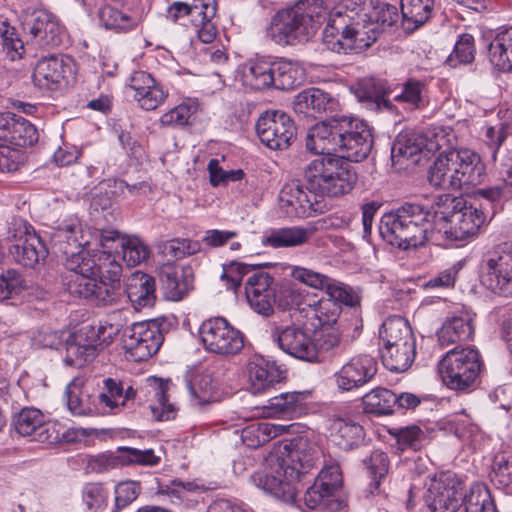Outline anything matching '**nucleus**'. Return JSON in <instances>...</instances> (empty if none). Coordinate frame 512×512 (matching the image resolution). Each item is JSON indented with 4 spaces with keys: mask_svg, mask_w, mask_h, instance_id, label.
<instances>
[{
    "mask_svg": "<svg viewBox=\"0 0 512 512\" xmlns=\"http://www.w3.org/2000/svg\"><path fill=\"white\" fill-rule=\"evenodd\" d=\"M398 17L396 6L377 0H338L329 12L323 42L332 52H361Z\"/></svg>",
    "mask_w": 512,
    "mask_h": 512,
    "instance_id": "nucleus-1",
    "label": "nucleus"
},
{
    "mask_svg": "<svg viewBox=\"0 0 512 512\" xmlns=\"http://www.w3.org/2000/svg\"><path fill=\"white\" fill-rule=\"evenodd\" d=\"M373 135L362 121L345 116L332 117L312 126L306 137V148L314 154L339 152L338 159L361 162L371 153Z\"/></svg>",
    "mask_w": 512,
    "mask_h": 512,
    "instance_id": "nucleus-2",
    "label": "nucleus"
},
{
    "mask_svg": "<svg viewBox=\"0 0 512 512\" xmlns=\"http://www.w3.org/2000/svg\"><path fill=\"white\" fill-rule=\"evenodd\" d=\"M437 209L418 202H405L385 213L379 224L384 240L401 250L424 246L443 228Z\"/></svg>",
    "mask_w": 512,
    "mask_h": 512,
    "instance_id": "nucleus-3",
    "label": "nucleus"
},
{
    "mask_svg": "<svg viewBox=\"0 0 512 512\" xmlns=\"http://www.w3.org/2000/svg\"><path fill=\"white\" fill-rule=\"evenodd\" d=\"M330 10L323 0H301L272 17L266 37L279 46L306 42L325 21L328 22Z\"/></svg>",
    "mask_w": 512,
    "mask_h": 512,
    "instance_id": "nucleus-4",
    "label": "nucleus"
},
{
    "mask_svg": "<svg viewBox=\"0 0 512 512\" xmlns=\"http://www.w3.org/2000/svg\"><path fill=\"white\" fill-rule=\"evenodd\" d=\"M485 168L480 157L469 149H449L440 152L430 166L427 179L437 189H462L480 184Z\"/></svg>",
    "mask_w": 512,
    "mask_h": 512,
    "instance_id": "nucleus-5",
    "label": "nucleus"
},
{
    "mask_svg": "<svg viewBox=\"0 0 512 512\" xmlns=\"http://www.w3.org/2000/svg\"><path fill=\"white\" fill-rule=\"evenodd\" d=\"M305 189L313 197L340 198L350 193L357 183L354 168L342 159L320 157L311 161L304 170Z\"/></svg>",
    "mask_w": 512,
    "mask_h": 512,
    "instance_id": "nucleus-6",
    "label": "nucleus"
},
{
    "mask_svg": "<svg viewBox=\"0 0 512 512\" xmlns=\"http://www.w3.org/2000/svg\"><path fill=\"white\" fill-rule=\"evenodd\" d=\"M80 234L81 225L77 220L61 225L54 234L53 241L59 244L65 242L67 246L63 252L71 254L66 264L67 268L72 272L93 274L98 282L121 284L122 267L115 255L96 254L90 257L86 252L75 253L68 249L79 248L82 245L79 241Z\"/></svg>",
    "mask_w": 512,
    "mask_h": 512,
    "instance_id": "nucleus-7",
    "label": "nucleus"
},
{
    "mask_svg": "<svg viewBox=\"0 0 512 512\" xmlns=\"http://www.w3.org/2000/svg\"><path fill=\"white\" fill-rule=\"evenodd\" d=\"M438 219L442 220L443 228L439 230L446 239L466 241L474 237L489 216L484 203H469L463 197L443 195L438 198Z\"/></svg>",
    "mask_w": 512,
    "mask_h": 512,
    "instance_id": "nucleus-8",
    "label": "nucleus"
},
{
    "mask_svg": "<svg viewBox=\"0 0 512 512\" xmlns=\"http://www.w3.org/2000/svg\"><path fill=\"white\" fill-rule=\"evenodd\" d=\"M253 270V267L247 264L232 261L224 267L221 277L227 279L229 289L236 290L241 285L244 276L253 272L245 282L246 298L255 312L268 317L274 312L278 283L268 272Z\"/></svg>",
    "mask_w": 512,
    "mask_h": 512,
    "instance_id": "nucleus-9",
    "label": "nucleus"
},
{
    "mask_svg": "<svg viewBox=\"0 0 512 512\" xmlns=\"http://www.w3.org/2000/svg\"><path fill=\"white\" fill-rule=\"evenodd\" d=\"M383 365L392 372L407 371L415 360L416 339L404 318L389 317L379 331Z\"/></svg>",
    "mask_w": 512,
    "mask_h": 512,
    "instance_id": "nucleus-10",
    "label": "nucleus"
},
{
    "mask_svg": "<svg viewBox=\"0 0 512 512\" xmlns=\"http://www.w3.org/2000/svg\"><path fill=\"white\" fill-rule=\"evenodd\" d=\"M118 329L113 325H85L67 335L64 362L67 366L82 368L97 355L99 348L109 345Z\"/></svg>",
    "mask_w": 512,
    "mask_h": 512,
    "instance_id": "nucleus-11",
    "label": "nucleus"
},
{
    "mask_svg": "<svg viewBox=\"0 0 512 512\" xmlns=\"http://www.w3.org/2000/svg\"><path fill=\"white\" fill-rule=\"evenodd\" d=\"M482 366L478 350L470 347L454 348L440 360L439 372L447 387L466 391L474 386Z\"/></svg>",
    "mask_w": 512,
    "mask_h": 512,
    "instance_id": "nucleus-12",
    "label": "nucleus"
},
{
    "mask_svg": "<svg viewBox=\"0 0 512 512\" xmlns=\"http://www.w3.org/2000/svg\"><path fill=\"white\" fill-rule=\"evenodd\" d=\"M479 271L485 286L500 295L512 297V241L494 245L484 253Z\"/></svg>",
    "mask_w": 512,
    "mask_h": 512,
    "instance_id": "nucleus-13",
    "label": "nucleus"
},
{
    "mask_svg": "<svg viewBox=\"0 0 512 512\" xmlns=\"http://www.w3.org/2000/svg\"><path fill=\"white\" fill-rule=\"evenodd\" d=\"M199 334L205 349L221 356H235L244 347V334L223 317L205 320Z\"/></svg>",
    "mask_w": 512,
    "mask_h": 512,
    "instance_id": "nucleus-14",
    "label": "nucleus"
},
{
    "mask_svg": "<svg viewBox=\"0 0 512 512\" xmlns=\"http://www.w3.org/2000/svg\"><path fill=\"white\" fill-rule=\"evenodd\" d=\"M22 30L29 36L27 45L40 49L58 47L63 40V27L58 19L46 10H27L21 21Z\"/></svg>",
    "mask_w": 512,
    "mask_h": 512,
    "instance_id": "nucleus-15",
    "label": "nucleus"
},
{
    "mask_svg": "<svg viewBox=\"0 0 512 512\" xmlns=\"http://www.w3.org/2000/svg\"><path fill=\"white\" fill-rule=\"evenodd\" d=\"M260 141L272 150H285L295 140L297 129L294 121L285 112L266 111L255 124Z\"/></svg>",
    "mask_w": 512,
    "mask_h": 512,
    "instance_id": "nucleus-16",
    "label": "nucleus"
},
{
    "mask_svg": "<svg viewBox=\"0 0 512 512\" xmlns=\"http://www.w3.org/2000/svg\"><path fill=\"white\" fill-rule=\"evenodd\" d=\"M162 343L163 335L154 321L133 323L123 334V346L136 361L152 357Z\"/></svg>",
    "mask_w": 512,
    "mask_h": 512,
    "instance_id": "nucleus-17",
    "label": "nucleus"
},
{
    "mask_svg": "<svg viewBox=\"0 0 512 512\" xmlns=\"http://www.w3.org/2000/svg\"><path fill=\"white\" fill-rule=\"evenodd\" d=\"M30 229L32 227L27 222L17 219L10 231L15 243L9 247V252L17 263L25 267H33L48 255L41 237Z\"/></svg>",
    "mask_w": 512,
    "mask_h": 512,
    "instance_id": "nucleus-18",
    "label": "nucleus"
},
{
    "mask_svg": "<svg viewBox=\"0 0 512 512\" xmlns=\"http://www.w3.org/2000/svg\"><path fill=\"white\" fill-rule=\"evenodd\" d=\"M283 454L285 457H282L280 462L283 464L284 475L296 481L309 473L320 461L319 448L304 437L291 439L284 445Z\"/></svg>",
    "mask_w": 512,
    "mask_h": 512,
    "instance_id": "nucleus-19",
    "label": "nucleus"
},
{
    "mask_svg": "<svg viewBox=\"0 0 512 512\" xmlns=\"http://www.w3.org/2000/svg\"><path fill=\"white\" fill-rule=\"evenodd\" d=\"M271 337L285 353L303 361L321 362L315 341L302 327L294 324L284 328L275 326Z\"/></svg>",
    "mask_w": 512,
    "mask_h": 512,
    "instance_id": "nucleus-20",
    "label": "nucleus"
},
{
    "mask_svg": "<svg viewBox=\"0 0 512 512\" xmlns=\"http://www.w3.org/2000/svg\"><path fill=\"white\" fill-rule=\"evenodd\" d=\"M376 373V360L363 354L350 359L334 374V378L339 390L352 391L369 382Z\"/></svg>",
    "mask_w": 512,
    "mask_h": 512,
    "instance_id": "nucleus-21",
    "label": "nucleus"
},
{
    "mask_svg": "<svg viewBox=\"0 0 512 512\" xmlns=\"http://www.w3.org/2000/svg\"><path fill=\"white\" fill-rule=\"evenodd\" d=\"M70 73L69 59L53 54L38 60L32 73V81L40 89L54 91L67 82Z\"/></svg>",
    "mask_w": 512,
    "mask_h": 512,
    "instance_id": "nucleus-22",
    "label": "nucleus"
},
{
    "mask_svg": "<svg viewBox=\"0 0 512 512\" xmlns=\"http://www.w3.org/2000/svg\"><path fill=\"white\" fill-rule=\"evenodd\" d=\"M464 497L461 483L447 476L432 484L426 501L432 512H456Z\"/></svg>",
    "mask_w": 512,
    "mask_h": 512,
    "instance_id": "nucleus-23",
    "label": "nucleus"
},
{
    "mask_svg": "<svg viewBox=\"0 0 512 512\" xmlns=\"http://www.w3.org/2000/svg\"><path fill=\"white\" fill-rule=\"evenodd\" d=\"M159 279L167 299L182 300L193 289L194 275L191 267L164 263L159 269Z\"/></svg>",
    "mask_w": 512,
    "mask_h": 512,
    "instance_id": "nucleus-24",
    "label": "nucleus"
},
{
    "mask_svg": "<svg viewBox=\"0 0 512 512\" xmlns=\"http://www.w3.org/2000/svg\"><path fill=\"white\" fill-rule=\"evenodd\" d=\"M279 199L284 205L292 207L299 217H309L313 213L321 214L327 209L323 200L314 198L313 194L305 190L298 181L286 183L280 190Z\"/></svg>",
    "mask_w": 512,
    "mask_h": 512,
    "instance_id": "nucleus-25",
    "label": "nucleus"
},
{
    "mask_svg": "<svg viewBox=\"0 0 512 512\" xmlns=\"http://www.w3.org/2000/svg\"><path fill=\"white\" fill-rule=\"evenodd\" d=\"M0 140L16 147L31 146L38 140L35 126L22 116L11 112L0 113Z\"/></svg>",
    "mask_w": 512,
    "mask_h": 512,
    "instance_id": "nucleus-26",
    "label": "nucleus"
},
{
    "mask_svg": "<svg viewBox=\"0 0 512 512\" xmlns=\"http://www.w3.org/2000/svg\"><path fill=\"white\" fill-rule=\"evenodd\" d=\"M425 136L422 133L400 134L391 147L392 165L399 170L416 165L421 154L426 152Z\"/></svg>",
    "mask_w": 512,
    "mask_h": 512,
    "instance_id": "nucleus-27",
    "label": "nucleus"
},
{
    "mask_svg": "<svg viewBox=\"0 0 512 512\" xmlns=\"http://www.w3.org/2000/svg\"><path fill=\"white\" fill-rule=\"evenodd\" d=\"M255 485L275 498L284 502H294L297 489L295 479H288L284 475L283 464L278 460L277 468L271 473L258 472L252 476Z\"/></svg>",
    "mask_w": 512,
    "mask_h": 512,
    "instance_id": "nucleus-28",
    "label": "nucleus"
},
{
    "mask_svg": "<svg viewBox=\"0 0 512 512\" xmlns=\"http://www.w3.org/2000/svg\"><path fill=\"white\" fill-rule=\"evenodd\" d=\"M390 89L386 80L366 77L359 81L356 96L375 111L398 114L397 107L387 98Z\"/></svg>",
    "mask_w": 512,
    "mask_h": 512,
    "instance_id": "nucleus-29",
    "label": "nucleus"
},
{
    "mask_svg": "<svg viewBox=\"0 0 512 512\" xmlns=\"http://www.w3.org/2000/svg\"><path fill=\"white\" fill-rule=\"evenodd\" d=\"M16 431L22 436H32L38 442L54 443L58 436L50 433V425L45 423L42 412L35 408H24L14 419Z\"/></svg>",
    "mask_w": 512,
    "mask_h": 512,
    "instance_id": "nucleus-30",
    "label": "nucleus"
},
{
    "mask_svg": "<svg viewBox=\"0 0 512 512\" xmlns=\"http://www.w3.org/2000/svg\"><path fill=\"white\" fill-rule=\"evenodd\" d=\"M336 105V100L329 93L315 87L301 91L293 101L296 113L314 118L327 111H333Z\"/></svg>",
    "mask_w": 512,
    "mask_h": 512,
    "instance_id": "nucleus-31",
    "label": "nucleus"
},
{
    "mask_svg": "<svg viewBox=\"0 0 512 512\" xmlns=\"http://www.w3.org/2000/svg\"><path fill=\"white\" fill-rule=\"evenodd\" d=\"M126 293L136 310L152 307L156 302V282L149 274L137 271L127 282Z\"/></svg>",
    "mask_w": 512,
    "mask_h": 512,
    "instance_id": "nucleus-32",
    "label": "nucleus"
},
{
    "mask_svg": "<svg viewBox=\"0 0 512 512\" xmlns=\"http://www.w3.org/2000/svg\"><path fill=\"white\" fill-rule=\"evenodd\" d=\"M474 334L473 317L468 312H460L446 319L437 332L441 346L467 341Z\"/></svg>",
    "mask_w": 512,
    "mask_h": 512,
    "instance_id": "nucleus-33",
    "label": "nucleus"
},
{
    "mask_svg": "<svg viewBox=\"0 0 512 512\" xmlns=\"http://www.w3.org/2000/svg\"><path fill=\"white\" fill-rule=\"evenodd\" d=\"M306 392H287L269 398V416L296 418L306 413Z\"/></svg>",
    "mask_w": 512,
    "mask_h": 512,
    "instance_id": "nucleus-34",
    "label": "nucleus"
},
{
    "mask_svg": "<svg viewBox=\"0 0 512 512\" xmlns=\"http://www.w3.org/2000/svg\"><path fill=\"white\" fill-rule=\"evenodd\" d=\"M274 61L259 58L248 61L243 67L242 82L245 86L261 90L273 86Z\"/></svg>",
    "mask_w": 512,
    "mask_h": 512,
    "instance_id": "nucleus-35",
    "label": "nucleus"
},
{
    "mask_svg": "<svg viewBox=\"0 0 512 512\" xmlns=\"http://www.w3.org/2000/svg\"><path fill=\"white\" fill-rule=\"evenodd\" d=\"M304 504L311 510L320 512H348L346 503L336 497L335 493L320 487L314 482L305 492Z\"/></svg>",
    "mask_w": 512,
    "mask_h": 512,
    "instance_id": "nucleus-36",
    "label": "nucleus"
},
{
    "mask_svg": "<svg viewBox=\"0 0 512 512\" xmlns=\"http://www.w3.org/2000/svg\"><path fill=\"white\" fill-rule=\"evenodd\" d=\"M315 230L313 227L299 226L273 230L263 237L262 244L276 249L300 246L309 241Z\"/></svg>",
    "mask_w": 512,
    "mask_h": 512,
    "instance_id": "nucleus-37",
    "label": "nucleus"
},
{
    "mask_svg": "<svg viewBox=\"0 0 512 512\" xmlns=\"http://www.w3.org/2000/svg\"><path fill=\"white\" fill-rule=\"evenodd\" d=\"M491 64L501 71L512 70V27L498 32L487 45Z\"/></svg>",
    "mask_w": 512,
    "mask_h": 512,
    "instance_id": "nucleus-38",
    "label": "nucleus"
},
{
    "mask_svg": "<svg viewBox=\"0 0 512 512\" xmlns=\"http://www.w3.org/2000/svg\"><path fill=\"white\" fill-rule=\"evenodd\" d=\"M273 87L279 90H292L305 80V71L297 61L280 58L274 61Z\"/></svg>",
    "mask_w": 512,
    "mask_h": 512,
    "instance_id": "nucleus-39",
    "label": "nucleus"
},
{
    "mask_svg": "<svg viewBox=\"0 0 512 512\" xmlns=\"http://www.w3.org/2000/svg\"><path fill=\"white\" fill-rule=\"evenodd\" d=\"M333 442L342 450H352L364 440L363 427L351 420L338 418L331 425Z\"/></svg>",
    "mask_w": 512,
    "mask_h": 512,
    "instance_id": "nucleus-40",
    "label": "nucleus"
},
{
    "mask_svg": "<svg viewBox=\"0 0 512 512\" xmlns=\"http://www.w3.org/2000/svg\"><path fill=\"white\" fill-rule=\"evenodd\" d=\"M247 375L249 390L253 394L264 393L278 382L276 371L270 369L263 358H256L247 363Z\"/></svg>",
    "mask_w": 512,
    "mask_h": 512,
    "instance_id": "nucleus-41",
    "label": "nucleus"
},
{
    "mask_svg": "<svg viewBox=\"0 0 512 512\" xmlns=\"http://www.w3.org/2000/svg\"><path fill=\"white\" fill-rule=\"evenodd\" d=\"M434 0H401L403 29L412 33L431 16Z\"/></svg>",
    "mask_w": 512,
    "mask_h": 512,
    "instance_id": "nucleus-42",
    "label": "nucleus"
},
{
    "mask_svg": "<svg viewBox=\"0 0 512 512\" xmlns=\"http://www.w3.org/2000/svg\"><path fill=\"white\" fill-rule=\"evenodd\" d=\"M190 401L193 406L202 407L218 401V392L212 376L198 373L187 383Z\"/></svg>",
    "mask_w": 512,
    "mask_h": 512,
    "instance_id": "nucleus-43",
    "label": "nucleus"
},
{
    "mask_svg": "<svg viewBox=\"0 0 512 512\" xmlns=\"http://www.w3.org/2000/svg\"><path fill=\"white\" fill-rule=\"evenodd\" d=\"M100 24L107 30L127 33L136 29L140 19L131 16L110 4L103 5L98 11Z\"/></svg>",
    "mask_w": 512,
    "mask_h": 512,
    "instance_id": "nucleus-44",
    "label": "nucleus"
},
{
    "mask_svg": "<svg viewBox=\"0 0 512 512\" xmlns=\"http://www.w3.org/2000/svg\"><path fill=\"white\" fill-rule=\"evenodd\" d=\"M364 411L374 415H389L397 404L396 394L386 388L378 387L362 398Z\"/></svg>",
    "mask_w": 512,
    "mask_h": 512,
    "instance_id": "nucleus-45",
    "label": "nucleus"
},
{
    "mask_svg": "<svg viewBox=\"0 0 512 512\" xmlns=\"http://www.w3.org/2000/svg\"><path fill=\"white\" fill-rule=\"evenodd\" d=\"M216 0H193L192 4L184 2H174L167 11V18L177 22L183 16L197 18L204 14V18L214 17L216 15Z\"/></svg>",
    "mask_w": 512,
    "mask_h": 512,
    "instance_id": "nucleus-46",
    "label": "nucleus"
},
{
    "mask_svg": "<svg viewBox=\"0 0 512 512\" xmlns=\"http://www.w3.org/2000/svg\"><path fill=\"white\" fill-rule=\"evenodd\" d=\"M389 434L395 438L396 448L400 453L409 450L413 452L420 451L427 441L426 433L417 425L391 428Z\"/></svg>",
    "mask_w": 512,
    "mask_h": 512,
    "instance_id": "nucleus-47",
    "label": "nucleus"
},
{
    "mask_svg": "<svg viewBox=\"0 0 512 512\" xmlns=\"http://www.w3.org/2000/svg\"><path fill=\"white\" fill-rule=\"evenodd\" d=\"M157 252L173 260L183 259L201 251V243L188 238H173L156 243Z\"/></svg>",
    "mask_w": 512,
    "mask_h": 512,
    "instance_id": "nucleus-48",
    "label": "nucleus"
},
{
    "mask_svg": "<svg viewBox=\"0 0 512 512\" xmlns=\"http://www.w3.org/2000/svg\"><path fill=\"white\" fill-rule=\"evenodd\" d=\"M363 465L370 479V493L379 492L380 485L387 478L390 461L388 455L380 450L373 451L370 456L363 460Z\"/></svg>",
    "mask_w": 512,
    "mask_h": 512,
    "instance_id": "nucleus-49",
    "label": "nucleus"
},
{
    "mask_svg": "<svg viewBox=\"0 0 512 512\" xmlns=\"http://www.w3.org/2000/svg\"><path fill=\"white\" fill-rule=\"evenodd\" d=\"M148 382L157 399V405L151 406L153 417L157 421H169L174 419L177 410L173 404L168 402L166 394L169 388V381H163L162 379L153 377L148 379Z\"/></svg>",
    "mask_w": 512,
    "mask_h": 512,
    "instance_id": "nucleus-50",
    "label": "nucleus"
},
{
    "mask_svg": "<svg viewBox=\"0 0 512 512\" xmlns=\"http://www.w3.org/2000/svg\"><path fill=\"white\" fill-rule=\"evenodd\" d=\"M465 512H497L489 489L482 484L471 487L463 500Z\"/></svg>",
    "mask_w": 512,
    "mask_h": 512,
    "instance_id": "nucleus-51",
    "label": "nucleus"
},
{
    "mask_svg": "<svg viewBox=\"0 0 512 512\" xmlns=\"http://www.w3.org/2000/svg\"><path fill=\"white\" fill-rule=\"evenodd\" d=\"M306 315H313L318 320V326L332 327L337 323V320L341 314L342 308L338 302L322 298L313 304L307 303Z\"/></svg>",
    "mask_w": 512,
    "mask_h": 512,
    "instance_id": "nucleus-52",
    "label": "nucleus"
},
{
    "mask_svg": "<svg viewBox=\"0 0 512 512\" xmlns=\"http://www.w3.org/2000/svg\"><path fill=\"white\" fill-rule=\"evenodd\" d=\"M306 296L307 295L299 288L291 285L278 284L275 304L283 311L294 309L307 313L308 307L305 303Z\"/></svg>",
    "mask_w": 512,
    "mask_h": 512,
    "instance_id": "nucleus-53",
    "label": "nucleus"
},
{
    "mask_svg": "<svg viewBox=\"0 0 512 512\" xmlns=\"http://www.w3.org/2000/svg\"><path fill=\"white\" fill-rule=\"evenodd\" d=\"M150 253L149 246L137 237H127V239L122 242L120 254H122L123 260L130 267L137 266L147 261L150 257Z\"/></svg>",
    "mask_w": 512,
    "mask_h": 512,
    "instance_id": "nucleus-54",
    "label": "nucleus"
},
{
    "mask_svg": "<svg viewBox=\"0 0 512 512\" xmlns=\"http://www.w3.org/2000/svg\"><path fill=\"white\" fill-rule=\"evenodd\" d=\"M0 39L3 53L11 61L22 58L25 48L24 42L18 37L14 27L6 22L0 25Z\"/></svg>",
    "mask_w": 512,
    "mask_h": 512,
    "instance_id": "nucleus-55",
    "label": "nucleus"
},
{
    "mask_svg": "<svg viewBox=\"0 0 512 512\" xmlns=\"http://www.w3.org/2000/svg\"><path fill=\"white\" fill-rule=\"evenodd\" d=\"M424 90L425 84L422 81L409 79L403 84L402 92L394 96V100L408 104L411 109H421L427 103Z\"/></svg>",
    "mask_w": 512,
    "mask_h": 512,
    "instance_id": "nucleus-56",
    "label": "nucleus"
},
{
    "mask_svg": "<svg viewBox=\"0 0 512 512\" xmlns=\"http://www.w3.org/2000/svg\"><path fill=\"white\" fill-rule=\"evenodd\" d=\"M325 293L328 300L338 302L341 308L342 305L355 307L360 304V298L352 288L332 278L325 287Z\"/></svg>",
    "mask_w": 512,
    "mask_h": 512,
    "instance_id": "nucleus-57",
    "label": "nucleus"
},
{
    "mask_svg": "<svg viewBox=\"0 0 512 512\" xmlns=\"http://www.w3.org/2000/svg\"><path fill=\"white\" fill-rule=\"evenodd\" d=\"M201 490L199 485L191 481L171 480L168 483L158 484V493L167 495L174 504H180L191 492Z\"/></svg>",
    "mask_w": 512,
    "mask_h": 512,
    "instance_id": "nucleus-58",
    "label": "nucleus"
},
{
    "mask_svg": "<svg viewBox=\"0 0 512 512\" xmlns=\"http://www.w3.org/2000/svg\"><path fill=\"white\" fill-rule=\"evenodd\" d=\"M490 479L498 488L509 487L512 484V456L495 455Z\"/></svg>",
    "mask_w": 512,
    "mask_h": 512,
    "instance_id": "nucleus-59",
    "label": "nucleus"
},
{
    "mask_svg": "<svg viewBox=\"0 0 512 512\" xmlns=\"http://www.w3.org/2000/svg\"><path fill=\"white\" fill-rule=\"evenodd\" d=\"M74 278L70 279L68 289L71 294L80 298L94 300L97 279L90 273L74 272Z\"/></svg>",
    "mask_w": 512,
    "mask_h": 512,
    "instance_id": "nucleus-60",
    "label": "nucleus"
},
{
    "mask_svg": "<svg viewBox=\"0 0 512 512\" xmlns=\"http://www.w3.org/2000/svg\"><path fill=\"white\" fill-rule=\"evenodd\" d=\"M197 106L192 103H182L164 113L160 122L163 126L181 127L189 123L190 117L196 112Z\"/></svg>",
    "mask_w": 512,
    "mask_h": 512,
    "instance_id": "nucleus-61",
    "label": "nucleus"
},
{
    "mask_svg": "<svg viewBox=\"0 0 512 512\" xmlns=\"http://www.w3.org/2000/svg\"><path fill=\"white\" fill-rule=\"evenodd\" d=\"M290 275L306 286L320 290L325 289L330 280L329 276L303 266H292Z\"/></svg>",
    "mask_w": 512,
    "mask_h": 512,
    "instance_id": "nucleus-62",
    "label": "nucleus"
},
{
    "mask_svg": "<svg viewBox=\"0 0 512 512\" xmlns=\"http://www.w3.org/2000/svg\"><path fill=\"white\" fill-rule=\"evenodd\" d=\"M23 278L14 269H8L0 274V301L12 299L23 290Z\"/></svg>",
    "mask_w": 512,
    "mask_h": 512,
    "instance_id": "nucleus-63",
    "label": "nucleus"
},
{
    "mask_svg": "<svg viewBox=\"0 0 512 512\" xmlns=\"http://www.w3.org/2000/svg\"><path fill=\"white\" fill-rule=\"evenodd\" d=\"M475 53L474 38L472 35L465 33L459 36L453 52L448 57V61L452 65H454V61L461 64H468L474 60Z\"/></svg>",
    "mask_w": 512,
    "mask_h": 512,
    "instance_id": "nucleus-64",
    "label": "nucleus"
}]
</instances>
